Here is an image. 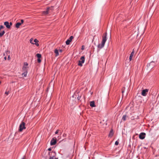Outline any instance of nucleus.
Returning <instances> with one entry per match:
<instances>
[{"label": "nucleus", "mask_w": 159, "mask_h": 159, "mask_svg": "<svg viewBox=\"0 0 159 159\" xmlns=\"http://www.w3.org/2000/svg\"><path fill=\"white\" fill-rule=\"evenodd\" d=\"M107 33H105L102 36V39L101 43L99 44L98 46V48L100 49L104 47L105 43L107 40Z\"/></svg>", "instance_id": "obj_1"}, {"label": "nucleus", "mask_w": 159, "mask_h": 159, "mask_svg": "<svg viewBox=\"0 0 159 159\" xmlns=\"http://www.w3.org/2000/svg\"><path fill=\"white\" fill-rule=\"evenodd\" d=\"M25 123L23 122H22L20 124L19 127V131L20 132H21L23 129H25Z\"/></svg>", "instance_id": "obj_2"}, {"label": "nucleus", "mask_w": 159, "mask_h": 159, "mask_svg": "<svg viewBox=\"0 0 159 159\" xmlns=\"http://www.w3.org/2000/svg\"><path fill=\"white\" fill-rule=\"evenodd\" d=\"M85 61V58L84 56L82 57L80 60L78 61V65L80 66H82L83 65L82 64L84 63Z\"/></svg>", "instance_id": "obj_3"}, {"label": "nucleus", "mask_w": 159, "mask_h": 159, "mask_svg": "<svg viewBox=\"0 0 159 159\" xmlns=\"http://www.w3.org/2000/svg\"><path fill=\"white\" fill-rule=\"evenodd\" d=\"M53 7L48 8L46 11L43 12V14L44 15H47L51 12V11H52Z\"/></svg>", "instance_id": "obj_4"}, {"label": "nucleus", "mask_w": 159, "mask_h": 159, "mask_svg": "<svg viewBox=\"0 0 159 159\" xmlns=\"http://www.w3.org/2000/svg\"><path fill=\"white\" fill-rule=\"evenodd\" d=\"M28 64L27 62H25L22 68L23 71H28Z\"/></svg>", "instance_id": "obj_5"}, {"label": "nucleus", "mask_w": 159, "mask_h": 159, "mask_svg": "<svg viewBox=\"0 0 159 159\" xmlns=\"http://www.w3.org/2000/svg\"><path fill=\"white\" fill-rule=\"evenodd\" d=\"M155 65V62L153 61H151L149 64H148L147 66L149 69H152Z\"/></svg>", "instance_id": "obj_6"}, {"label": "nucleus", "mask_w": 159, "mask_h": 159, "mask_svg": "<svg viewBox=\"0 0 159 159\" xmlns=\"http://www.w3.org/2000/svg\"><path fill=\"white\" fill-rule=\"evenodd\" d=\"M148 89H145L142 90L141 92V95L144 96H145L147 94Z\"/></svg>", "instance_id": "obj_7"}, {"label": "nucleus", "mask_w": 159, "mask_h": 159, "mask_svg": "<svg viewBox=\"0 0 159 159\" xmlns=\"http://www.w3.org/2000/svg\"><path fill=\"white\" fill-rule=\"evenodd\" d=\"M73 37L72 36H71L69 39L67 40L66 41V45H69L70 43L71 42L72 40L73 39Z\"/></svg>", "instance_id": "obj_8"}, {"label": "nucleus", "mask_w": 159, "mask_h": 159, "mask_svg": "<svg viewBox=\"0 0 159 159\" xmlns=\"http://www.w3.org/2000/svg\"><path fill=\"white\" fill-rule=\"evenodd\" d=\"M146 135V134L144 133H141L140 134V139H144Z\"/></svg>", "instance_id": "obj_9"}, {"label": "nucleus", "mask_w": 159, "mask_h": 159, "mask_svg": "<svg viewBox=\"0 0 159 159\" xmlns=\"http://www.w3.org/2000/svg\"><path fill=\"white\" fill-rule=\"evenodd\" d=\"M56 142V139H55L54 138H53L51 141L50 144L51 145H53L55 144Z\"/></svg>", "instance_id": "obj_10"}, {"label": "nucleus", "mask_w": 159, "mask_h": 159, "mask_svg": "<svg viewBox=\"0 0 159 159\" xmlns=\"http://www.w3.org/2000/svg\"><path fill=\"white\" fill-rule=\"evenodd\" d=\"M4 25L6 26V27L8 29L10 28V26L9 25V23L7 21H6L4 22Z\"/></svg>", "instance_id": "obj_11"}, {"label": "nucleus", "mask_w": 159, "mask_h": 159, "mask_svg": "<svg viewBox=\"0 0 159 159\" xmlns=\"http://www.w3.org/2000/svg\"><path fill=\"white\" fill-rule=\"evenodd\" d=\"M134 49H133L132 52H131L130 57H129V60L130 61H131L132 59V57L134 54Z\"/></svg>", "instance_id": "obj_12"}, {"label": "nucleus", "mask_w": 159, "mask_h": 159, "mask_svg": "<svg viewBox=\"0 0 159 159\" xmlns=\"http://www.w3.org/2000/svg\"><path fill=\"white\" fill-rule=\"evenodd\" d=\"M90 105L91 107H95L94 102L93 101L90 102Z\"/></svg>", "instance_id": "obj_13"}, {"label": "nucleus", "mask_w": 159, "mask_h": 159, "mask_svg": "<svg viewBox=\"0 0 159 159\" xmlns=\"http://www.w3.org/2000/svg\"><path fill=\"white\" fill-rule=\"evenodd\" d=\"M114 134V133L113 132V129H111L110 132V133L109 134V137H112V136Z\"/></svg>", "instance_id": "obj_14"}, {"label": "nucleus", "mask_w": 159, "mask_h": 159, "mask_svg": "<svg viewBox=\"0 0 159 159\" xmlns=\"http://www.w3.org/2000/svg\"><path fill=\"white\" fill-rule=\"evenodd\" d=\"M34 42L35 43L34 44H35L37 46H39V43H38L39 42V41L36 39H35L34 40Z\"/></svg>", "instance_id": "obj_15"}, {"label": "nucleus", "mask_w": 159, "mask_h": 159, "mask_svg": "<svg viewBox=\"0 0 159 159\" xmlns=\"http://www.w3.org/2000/svg\"><path fill=\"white\" fill-rule=\"evenodd\" d=\"M10 53V52L8 50H7L6 52L5 53H3V56H6V55H8V54H9Z\"/></svg>", "instance_id": "obj_16"}, {"label": "nucleus", "mask_w": 159, "mask_h": 159, "mask_svg": "<svg viewBox=\"0 0 159 159\" xmlns=\"http://www.w3.org/2000/svg\"><path fill=\"white\" fill-rule=\"evenodd\" d=\"M21 25V23L20 22L17 23L16 25V27L17 28H19Z\"/></svg>", "instance_id": "obj_17"}, {"label": "nucleus", "mask_w": 159, "mask_h": 159, "mask_svg": "<svg viewBox=\"0 0 159 159\" xmlns=\"http://www.w3.org/2000/svg\"><path fill=\"white\" fill-rule=\"evenodd\" d=\"M54 52H55V53L56 54L55 56L56 57L57 56H58V55H59V53H58V50L57 49H56L55 50Z\"/></svg>", "instance_id": "obj_18"}, {"label": "nucleus", "mask_w": 159, "mask_h": 159, "mask_svg": "<svg viewBox=\"0 0 159 159\" xmlns=\"http://www.w3.org/2000/svg\"><path fill=\"white\" fill-rule=\"evenodd\" d=\"M23 73L22 74V75L23 76L26 77L27 75V71H23Z\"/></svg>", "instance_id": "obj_19"}, {"label": "nucleus", "mask_w": 159, "mask_h": 159, "mask_svg": "<svg viewBox=\"0 0 159 159\" xmlns=\"http://www.w3.org/2000/svg\"><path fill=\"white\" fill-rule=\"evenodd\" d=\"M5 32L4 30H3L1 32L0 31V36H2L5 34Z\"/></svg>", "instance_id": "obj_20"}, {"label": "nucleus", "mask_w": 159, "mask_h": 159, "mask_svg": "<svg viewBox=\"0 0 159 159\" xmlns=\"http://www.w3.org/2000/svg\"><path fill=\"white\" fill-rule=\"evenodd\" d=\"M127 117V116L126 115H124L122 118V120L124 121H125L126 120Z\"/></svg>", "instance_id": "obj_21"}, {"label": "nucleus", "mask_w": 159, "mask_h": 159, "mask_svg": "<svg viewBox=\"0 0 159 159\" xmlns=\"http://www.w3.org/2000/svg\"><path fill=\"white\" fill-rule=\"evenodd\" d=\"M49 159H58V158H56L54 156H52V157H50Z\"/></svg>", "instance_id": "obj_22"}, {"label": "nucleus", "mask_w": 159, "mask_h": 159, "mask_svg": "<svg viewBox=\"0 0 159 159\" xmlns=\"http://www.w3.org/2000/svg\"><path fill=\"white\" fill-rule=\"evenodd\" d=\"M36 56L38 58H40L41 57V55L40 54L38 53L36 54Z\"/></svg>", "instance_id": "obj_23"}, {"label": "nucleus", "mask_w": 159, "mask_h": 159, "mask_svg": "<svg viewBox=\"0 0 159 159\" xmlns=\"http://www.w3.org/2000/svg\"><path fill=\"white\" fill-rule=\"evenodd\" d=\"M30 43H31L32 44H34V43H33V39H31L30 40Z\"/></svg>", "instance_id": "obj_24"}, {"label": "nucleus", "mask_w": 159, "mask_h": 159, "mask_svg": "<svg viewBox=\"0 0 159 159\" xmlns=\"http://www.w3.org/2000/svg\"><path fill=\"white\" fill-rule=\"evenodd\" d=\"M119 144V142L117 141H116V142H115V144L116 145H117Z\"/></svg>", "instance_id": "obj_25"}, {"label": "nucleus", "mask_w": 159, "mask_h": 159, "mask_svg": "<svg viewBox=\"0 0 159 159\" xmlns=\"http://www.w3.org/2000/svg\"><path fill=\"white\" fill-rule=\"evenodd\" d=\"M9 93V91H6L5 93V94H7V95H8V94Z\"/></svg>", "instance_id": "obj_26"}, {"label": "nucleus", "mask_w": 159, "mask_h": 159, "mask_svg": "<svg viewBox=\"0 0 159 159\" xmlns=\"http://www.w3.org/2000/svg\"><path fill=\"white\" fill-rule=\"evenodd\" d=\"M38 60V62H39V63L40 62H41V60L40 59V58H38V60Z\"/></svg>", "instance_id": "obj_27"}, {"label": "nucleus", "mask_w": 159, "mask_h": 159, "mask_svg": "<svg viewBox=\"0 0 159 159\" xmlns=\"http://www.w3.org/2000/svg\"><path fill=\"white\" fill-rule=\"evenodd\" d=\"M10 58H11L10 57V56L9 55H8V58H7L8 60H10Z\"/></svg>", "instance_id": "obj_28"}, {"label": "nucleus", "mask_w": 159, "mask_h": 159, "mask_svg": "<svg viewBox=\"0 0 159 159\" xmlns=\"http://www.w3.org/2000/svg\"><path fill=\"white\" fill-rule=\"evenodd\" d=\"M58 132H59V130H56V131L55 132V134H57L58 133Z\"/></svg>", "instance_id": "obj_29"}, {"label": "nucleus", "mask_w": 159, "mask_h": 159, "mask_svg": "<svg viewBox=\"0 0 159 159\" xmlns=\"http://www.w3.org/2000/svg\"><path fill=\"white\" fill-rule=\"evenodd\" d=\"M21 22L20 23H21V24H22L23 23V22H24L23 20H21Z\"/></svg>", "instance_id": "obj_30"}, {"label": "nucleus", "mask_w": 159, "mask_h": 159, "mask_svg": "<svg viewBox=\"0 0 159 159\" xmlns=\"http://www.w3.org/2000/svg\"><path fill=\"white\" fill-rule=\"evenodd\" d=\"M9 23V25H10V26H11L12 25V23L11 22H10Z\"/></svg>", "instance_id": "obj_31"}, {"label": "nucleus", "mask_w": 159, "mask_h": 159, "mask_svg": "<svg viewBox=\"0 0 159 159\" xmlns=\"http://www.w3.org/2000/svg\"><path fill=\"white\" fill-rule=\"evenodd\" d=\"M84 49V46H82V49L83 50Z\"/></svg>", "instance_id": "obj_32"}, {"label": "nucleus", "mask_w": 159, "mask_h": 159, "mask_svg": "<svg viewBox=\"0 0 159 159\" xmlns=\"http://www.w3.org/2000/svg\"><path fill=\"white\" fill-rule=\"evenodd\" d=\"M4 59H5V60H6L7 59V57L6 56H5L4 57Z\"/></svg>", "instance_id": "obj_33"}, {"label": "nucleus", "mask_w": 159, "mask_h": 159, "mask_svg": "<svg viewBox=\"0 0 159 159\" xmlns=\"http://www.w3.org/2000/svg\"><path fill=\"white\" fill-rule=\"evenodd\" d=\"M124 92V90L122 89V93H123Z\"/></svg>", "instance_id": "obj_34"}, {"label": "nucleus", "mask_w": 159, "mask_h": 159, "mask_svg": "<svg viewBox=\"0 0 159 159\" xmlns=\"http://www.w3.org/2000/svg\"><path fill=\"white\" fill-rule=\"evenodd\" d=\"M60 52H62V50H60Z\"/></svg>", "instance_id": "obj_35"}, {"label": "nucleus", "mask_w": 159, "mask_h": 159, "mask_svg": "<svg viewBox=\"0 0 159 159\" xmlns=\"http://www.w3.org/2000/svg\"><path fill=\"white\" fill-rule=\"evenodd\" d=\"M52 153H53V152H50V153H49V154H50V153H51V154H52Z\"/></svg>", "instance_id": "obj_36"}, {"label": "nucleus", "mask_w": 159, "mask_h": 159, "mask_svg": "<svg viewBox=\"0 0 159 159\" xmlns=\"http://www.w3.org/2000/svg\"><path fill=\"white\" fill-rule=\"evenodd\" d=\"M22 159H25V157H23V158H22Z\"/></svg>", "instance_id": "obj_37"}, {"label": "nucleus", "mask_w": 159, "mask_h": 159, "mask_svg": "<svg viewBox=\"0 0 159 159\" xmlns=\"http://www.w3.org/2000/svg\"><path fill=\"white\" fill-rule=\"evenodd\" d=\"M51 150V149L50 148H49L48 149V150Z\"/></svg>", "instance_id": "obj_38"}, {"label": "nucleus", "mask_w": 159, "mask_h": 159, "mask_svg": "<svg viewBox=\"0 0 159 159\" xmlns=\"http://www.w3.org/2000/svg\"><path fill=\"white\" fill-rule=\"evenodd\" d=\"M1 82L0 81V84H1Z\"/></svg>", "instance_id": "obj_39"}]
</instances>
